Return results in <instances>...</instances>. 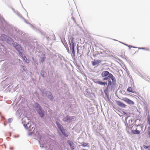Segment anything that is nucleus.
<instances>
[{"label": "nucleus", "mask_w": 150, "mask_h": 150, "mask_svg": "<svg viewBox=\"0 0 150 150\" xmlns=\"http://www.w3.org/2000/svg\"><path fill=\"white\" fill-rule=\"evenodd\" d=\"M1 112H0V115H1Z\"/></svg>", "instance_id": "c756f323"}, {"label": "nucleus", "mask_w": 150, "mask_h": 150, "mask_svg": "<svg viewBox=\"0 0 150 150\" xmlns=\"http://www.w3.org/2000/svg\"><path fill=\"white\" fill-rule=\"evenodd\" d=\"M70 40L71 41V45H75L74 42V38L73 37H71L70 38Z\"/></svg>", "instance_id": "f3484780"}, {"label": "nucleus", "mask_w": 150, "mask_h": 150, "mask_svg": "<svg viewBox=\"0 0 150 150\" xmlns=\"http://www.w3.org/2000/svg\"><path fill=\"white\" fill-rule=\"evenodd\" d=\"M68 143L70 145L71 149L73 150L75 149L74 144L73 142H71L70 140H68L67 141Z\"/></svg>", "instance_id": "9d476101"}, {"label": "nucleus", "mask_w": 150, "mask_h": 150, "mask_svg": "<svg viewBox=\"0 0 150 150\" xmlns=\"http://www.w3.org/2000/svg\"><path fill=\"white\" fill-rule=\"evenodd\" d=\"M22 121L23 125L25 128L28 129L30 131L35 129V125L33 123L31 124V122L28 117L25 116L22 119Z\"/></svg>", "instance_id": "f257e3e1"}, {"label": "nucleus", "mask_w": 150, "mask_h": 150, "mask_svg": "<svg viewBox=\"0 0 150 150\" xmlns=\"http://www.w3.org/2000/svg\"><path fill=\"white\" fill-rule=\"evenodd\" d=\"M122 99L128 104L134 105V103L133 101L127 98L123 97L122 98Z\"/></svg>", "instance_id": "20e7f679"}, {"label": "nucleus", "mask_w": 150, "mask_h": 150, "mask_svg": "<svg viewBox=\"0 0 150 150\" xmlns=\"http://www.w3.org/2000/svg\"><path fill=\"white\" fill-rule=\"evenodd\" d=\"M143 126L141 125H133L131 128L132 133L134 134H140L141 132L143 130Z\"/></svg>", "instance_id": "f03ea898"}, {"label": "nucleus", "mask_w": 150, "mask_h": 150, "mask_svg": "<svg viewBox=\"0 0 150 150\" xmlns=\"http://www.w3.org/2000/svg\"><path fill=\"white\" fill-rule=\"evenodd\" d=\"M109 78H110L108 76V77H104V78L103 79V80H108L109 81V80H110V79H109Z\"/></svg>", "instance_id": "aec40b11"}, {"label": "nucleus", "mask_w": 150, "mask_h": 150, "mask_svg": "<svg viewBox=\"0 0 150 150\" xmlns=\"http://www.w3.org/2000/svg\"><path fill=\"white\" fill-rule=\"evenodd\" d=\"M112 83H113L110 80H109L107 88H108L110 87V86L111 85ZM112 83L113 84V83Z\"/></svg>", "instance_id": "a211bd4d"}, {"label": "nucleus", "mask_w": 150, "mask_h": 150, "mask_svg": "<svg viewBox=\"0 0 150 150\" xmlns=\"http://www.w3.org/2000/svg\"><path fill=\"white\" fill-rule=\"evenodd\" d=\"M70 43V49L72 51V54L74 56H75V51L74 50V46H75V45H71V44L70 42H69Z\"/></svg>", "instance_id": "0eeeda50"}, {"label": "nucleus", "mask_w": 150, "mask_h": 150, "mask_svg": "<svg viewBox=\"0 0 150 150\" xmlns=\"http://www.w3.org/2000/svg\"><path fill=\"white\" fill-rule=\"evenodd\" d=\"M63 134L65 137H68L69 135L68 132L66 130L63 129L61 130Z\"/></svg>", "instance_id": "f8f14e48"}, {"label": "nucleus", "mask_w": 150, "mask_h": 150, "mask_svg": "<svg viewBox=\"0 0 150 150\" xmlns=\"http://www.w3.org/2000/svg\"><path fill=\"white\" fill-rule=\"evenodd\" d=\"M38 106L39 107V109L38 110V112L40 116L42 117L44 116V113L42 112L41 110V108L40 106V105L38 104H37Z\"/></svg>", "instance_id": "39448f33"}, {"label": "nucleus", "mask_w": 150, "mask_h": 150, "mask_svg": "<svg viewBox=\"0 0 150 150\" xmlns=\"http://www.w3.org/2000/svg\"><path fill=\"white\" fill-rule=\"evenodd\" d=\"M148 131V133L149 137L150 138V130H149Z\"/></svg>", "instance_id": "a878e982"}, {"label": "nucleus", "mask_w": 150, "mask_h": 150, "mask_svg": "<svg viewBox=\"0 0 150 150\" xmlns=\"http://www.w3.org/2000/svg\"><path fill=\"white\" fill-rule=\"evenodd\" d=\"M116 103L118 106H120L121 107L124 108H125L126 106V105L125 104L122 103L120 101H116Z\"/></svg>", "instance_id": "1a4fd4ad"}, {"label": "nucleus", "mask_w": 150, "mask_h": 150, "mask_svg": "<svg viewBox=\"0 0 150 150\" xmlns=\"http://www.w3.org/2000/svg\"><path fill=\"white\" fill-rule=\"evenodd\" d=\"M101 75L102 77H106L108 75V77L112 79L113 84H115L116 83V80L115 78L112 74L110 73L108 71H103L101 74Z\"/></svg>", "instance_id": "7ed1b4c3"}, {"label": "nucleus", "mask_w": 150, "mask_h": 150, "mask_svg": "<svg viewBox=\"0 0 150 150\" xmlns=\"http://www.w3.org/2000/svg\"><path fill=\"white\" fill-rule=\"evenodd\" d=\"M147 123L149 126L148 129V130H150V117L149 115H148L147 117Z\"/></svg>", "instance_id": "2eb2a0df"}, {"label": "nucleus", "mask_w": 150, "mask_h": 150, "mask_svg": "<svg viewBox=\"0 0 150 150\" xmlns=\"http://www.w3.org/2000/svg\"><path fill=\"white\" fill-rule=\"evenodd\" d=\"M22 66L23 67V71H26L27 70L26 68L24 66L22 65Z\"/></svg>", "instance_id": "412c9836"}, {"label": "nucleus", "mask_w": 150, "mask_h": 150, "mask_svg": "<svg viewBox=\"0 0 150 150\" xmlns=\"http://www.w3.org/2000/svg\"><path fill=\"white\" fill-rule=\"evenodd\" d=\"M95 82L97 84H98L100 85H106L107 84V82H103L100 81H95Z\"/></svg>", "instance_id": "9b49d317"}, {"label": "nucleus", "mask_w": 150, "mask_h": 150, "mask_svg": "<svg viewBox=\"0 0 150 150\" xmlns=\"http://www.w3.org/2000/svg\"><path fill=\"white\" fill-rule=\"evenodd\" d=\"M56 123L57 125L58 128L60 130H61L62 129H63L62 126L60 124L59 122L56 121Z\"/></svg>", "instance_id": "ddd939ff"}, {"label": "nucleus", "mask_w": 150, "mask_h": 150, "mask_svg": "<svg viewBox=\"0 0 150 150\" xmlns=\"http://www.w3.org/2000/svg\"><path fill=\"white\" fill-rule=\"evenodd\" d=\"M127 91L134 93L135 91L131 87H129L127 89Z\"/></svg>", "instance_id": "4468645a"}, {"label": "nucleus", "mask_w": 150, "mask_h": 150, "mask_svg": "<svg viewBox=\"0 0 150 150\" xmlns=\"http://www.w3.org/2000/svg\"><path fill=\"white\" fill-rule=\"evenodd\" d=\"M4 125H6L5 124H4Z\"/></svg>", "instance_id": "7c9ffc66"}, {"label": "nucleus", "mask_w": 150, "mask_h": 150, "mask_svg": "<svg viewBox=\"0 0 150 150\" xmlns=\"http://www.w3.org/2000/svg\"><path fill=\"white\" fill-rule=\"evenodd\" d=\"M45 59V57H43L41 58V62H43Z\"/></svg>", "instance_id": "4be33fe9"}, {"label": "nucleus", "mask_w": 150, "mask_h": 150, "mask_svg": "<svg viewBox=\"0 0 150 150\" xmlns=\"http://www.w3.org/2000/svg\"><path fill=\"white\" fill-rule=\"evenodd\" d=\"M10 40H11V41L12 42V41L13 40L12 39H11V38H10Z\"/></svg>", "instance_id": "c85d7f7f"}, {"label": "nucleus", "mask_w": 150, "mask_h": 150, "mask_svg": "<svg viewBox=\"0 0 150 150\" xmlns=\"http://www.w3.org/2000/svg\"><path fill=\"white\" fill-rule=\"evenodd\" d=\"M81 146L83 147L89 146V144L87 142H82L81 145Z\"/></svg>", "instance_id": "dca6fc26"}, {"label": "nucleus", "mask_w": 150, "mask_h": 150, "mask_svg": "<svg viewBox=\"0 0 150 150\" xmlns=\"http://www.w3.org/2000/svg\"><path fill=\"white\" fill-rule=\"evenodd\" d=\"M12 120V118H10L8 119V121L9 122H11V121Z\"/></svg>", "instance_id": "393cba45"}, {"label": "nucleus", "mask_w": 150, "mask_h": 150, "mask_svg": "<svg viewBox=\"0 0 150 150\" xmlns=\"http://www.w3.org/2000/svg\"><path fill=\"white\" fill-rule=\"evenodd\" d=\"M67 120H68V119H67L66 118H64V119H63V120L64 121H66Z\"/></svg>", "instance_id": "bb28decb"}, {"label": "nucleus", "mask_w": 150, "mask_h": 150, "mask_svg": "<svg viewBox=\"0 0 150 150\" xmlns=\"http://www.w3.org/2000/svg\"><path fill=\"white\" fill-rule=\"evenodd\" d=\"M26 62L27 63H28L29 62V61H26Z\"/></svg>", "instance_id": "cd10ccee"}, {"label": "nucleus", "mask_w": 150, "mask_h": 150, "mask_svg": "<svg viewBox=\"0 0 150 150\" xmlns=\"http://www.w3.org/2000/svg\"><path fill=\"white\" fill-rule=\"evenodd\" d=\"M19 52V54L22 57V55H23L22 52H21L20 51L19 52Z\"/></svg>", "instance_id": "b1692460"}, {"label": "nucleus", "mask_w": 150, "mask_h": 150, "mask_svg": "<svg viewBox=\"0 0 150 150\" xmlns=\"http://www.w3.org/2000/svg\"><path fill=\"white\" fill-rule=\"evenodd\" d=\"M143 147L145 149H147L149 150H150V145L148 146H146L145 145H143Z\"/></svg>", "instance_id": "6ab92c4d"}, {"label": "nucleus", "mask_w": 150, "mask_h": 150, "mask_svg": "<svg viewBox=\"0 0 150 150\" xmlns=\"http://www.w3.org/2000/svg\"><path fill=\"white\" fill-rule=\"evenodd\" d=\"M14 46L16 49L17 50L18 52H19L22 50V48L18 44L16 43H15L14 44Z\"/></svg>", "instance_id": "423d86ee"}, {"label": "nucleus", "mask_w": 150, "mask_h": 150, "mask_svg": "<svg viewBox=\"0 0 150 150\" xmlns=\"http://www.w3.org/2000/svg\"><path fill=\"white\" fill-rule=\"evenodd\" d=\"M1 37H3L4 38V39H2V40H5V38L6 37V36L5 35H1Z\"/></svg>", "instance_id": "5701e85b"}, {"label": "nucleus", "mask_w": 150, "mask_h": 150, "mask_svg": "<svg viewBox=\"0 0 150 150\" xmlns=\"http://www.w3.org/2000/svg\"><path fill=\"white\" fill-rule=\"evenodd\" d=\"M102 61L98 59L97 60H95L94 59L93 61L91 62V63L93 66H95L100 63Z\"/></svg>", "instance_id": "6e6552de"}]
</instances>
